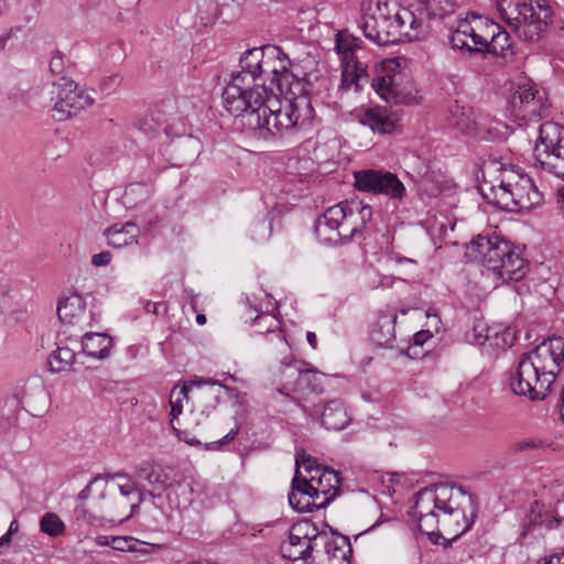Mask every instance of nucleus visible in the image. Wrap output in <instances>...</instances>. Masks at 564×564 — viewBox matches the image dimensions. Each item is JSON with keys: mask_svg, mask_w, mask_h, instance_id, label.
Wrapping results in <instances>:
<instances>
[{"mask_svg": "<svg viewBox=\"0 0 564 564\" xmlns=\"http://www.w3.org/2000/svg\"><path fill=\"white\" fill-rule=\"evenodd\" d=\"M305 70L276 45L247 50L239 58V70L231 73L223 90L224 108L235 117L248 118L261 106L278 104V93L290 91Z\"/></svg>", "mask_w": 564, "mask_h": 564, "instance_id": "nucleus-1", "label": "nucleus"}, {"mask_svg": "<svg viewBox=\"0 0 564 564\" xmlns=\"http://www.w3.org/2000/svg\"><path fill=\"white\" fill-rule=\"evenodd\" d=\"M360 26L367 39L378 45L423 39L430 21L453 12L449 0H412L406 7L394 0H366Z\"/></svg>", "mask_w": 564, "mask_h": 564, "instance_id": "nucleus-2", "label": "nucleus"}, {"mask_svg": "<svg viewBox=\"0 0 564 564\" xmlns=\"http://www.w3.org/2000/svg\"><path fill=\"white\" fill-rule=\"evenodd\" d=\"M478 505L473 494L460 486L436 484L416 494L413 516L421 532L430 539L444 532L457 539L474 524Z\"/></svg>", "mask_w": 564, "mask_h": 564, "instance_id": "nucleus-3", "label": "nucleus"}, {"mask_svg": "<svg viewBox=\"0 0 564 564\" xmlns=\"http://www.w3.org/2000/svg\"><path fill=\"white\" fill-rule=\"evenodd\" d=\"M313 79H317V74L305 72L304 75L291 83L290 91L279 93L289 98L285 105H282L278 98L276 105H271L268 108L261 106L259 110L257 109L248 116L246 123L261 138L284 137L308 131L316 120L315 110L310 99Z\"/></svg>", "mask_w": 564, "mask_h": 564, "instance_id": "nucleus-4", "label": "nucleus"}, {"mask_svg": "<svg viewBox=\"0 0 564 564\" xmlns=\"http://www.w3.org/2000/svg\"><path fill=\"white\" fill-rule=\"evenodd\" d=\"M564 364V340L550 337L523 354L516 371L510 376L512 392L529 400H543Z\"/></svg>", "mask_w": 564, "mask_h": 564, "instance_id": "nucleus-5", "label": "nucleus"}, {"mask_svg": "<svg viewBox=\"0 0 564 564\" xmlns=\"http://www.w3.org/2000/svg\"><path fill=\"white\" fill-rule=\"evenodd\" d=\"M465 256L478 262L502 282L522 280L529 269L528 261L516 247L496 232H481L466 246Z\"/></svg>", "mask_w": 564, "mask_h": 564, "instance_id": "nucleus-6", "label": "nucleus"}, {"mask_svg": "<svg viewBox=\"0 0 564 564\" xmlns=\"http://www.w3.org/2000/svg\"><path fill=\"white\" fill-rule=\"evenodd\" d=\"M372 219V208L361 202L336 204L321 215L315 223L317 238L327 245H339L361 237V231Z\"/></svg>", "mask_w": 564, "mask_h": 564, "instance_id": "nucleus-7", "label": "nucleus"}, {"mask_svg": "<svg viewBox=\"0 0 564 564\" xmlns=\"http://www.w3.org/2000/svg\"><path fill=\"white\" fill-rule=\"evenodd\" d=\"M501 18L525 42H538L553 15L549 0H497Z\"/></svg>", "mask_w": 564, "mask_h": 564, "instance_id": "nucleus-8", "label": "nucleus"}, {"mask_svg": "<svg viewBox=\"0 0 564 564\" xmlns=\"http://www.w3.org/2000/svg\"><path fill=\"white\" fill-rule=\"evenodd\" d=\"M295 465L294 489L300 488L299 484H302V492L318 500L317 503L323 508L327 507L339 492L338 474L319 465L314 457L304 452L296 455Z\"/></svg>", "mask_w": 564, "mask_h": 564, "instance_id": "nucleus-9", "label": "nucleus"}, {"mask_svg": "<svg viewBox=\"0 0 564 564\" xmlns=\"http://www.w3.org/2000/svg\"><path fill=\"white\" fill-rule=\"evenodd\" d=\"M110 474H98L79 491L74 517L86 524H95L100 519L119 521L113 494L108 490Z\"/></svg>", "mask_w": 564, "mask_h": 564, "instance_id": "nucleus-10", "label": "nucleus"}, {"mask_svg": "<svg viewBox=\"0 0 564 564\" xmlns=\"http://www.w3.org/2000/svg\"><path fill=\"white\" fill-rule=\"evenodd\" d=\"M399 64L394 59L382 63V69L372 78L371 86L387 102L416 105L421 97L414 82L402 72H394Z\"/></svg>", "mask_w": 564, "mask_h": 564, "instance_id": "nucleus-11", "label": "nucleus"}, {"mask_svg": "<svg viewBox=\"0 0 564 564\" xmlns=\"http://www.w3.org/2000/svg\"><path fill=\"white\" fill-rule=\"evenodd\" d=\"M510 118L524 128L549 117L550 104L546 94L535 84H519L509 99Z\"/></svg>", "mask_w": 564, "mask_h": 564, "instance_id": "nucleus-12", "label": "nucleus"}, {"mask_svg": "<svg viewBox=\"0 0 564 564\" xmlns=\"http://www.w3.org/2000/svg\"><path fill=\"white\" fill-rule=\"evenodd\" d=\"M539 142L544 147L542 158L540 145H535L536 164L543 172L564 180V126L546 121L539 128Z\"/></svg>", "mask_w": 564, "mask_h": 564, "instance_id": "nucleus-13", "label": "nucleus"}, {"mask_svg": "<svg viewBox=\"0 0 564 564\" xmlns=\"http://www.w3.org/2000/svg\"><path fill=\"white\" fill-rule=\"evenodd\" d=\"M323 533L310 520L294 523L289 530L288 539L281 544L283 557L291 561H307L312 557L314 551L319 553V542L317 540Z\"/></svg>", "mask_w": 564, "mask_h": 564, "instance_id": "nucleus-14", "label": "nucleus"}, {"mask_svg": "<svg viewBox=\"0 0 564 564\" xmlns=\"http://www.w3.org/2000/svg\"><path fill=\"white\" fill-rule=\"evenodd\" d=\"M354 186L357 191L373 195H384L392 200H402L406 189L400 178L389 171L366 169L354 172Z\"/></svg>", "mask_w": 564, "mask_h": 564, "instance_id": "nucleus-15", "label": "nucleus"}, {"mask_svg": "<svg viewBox=\"0 0 564 564\" xmlns=\"http://www.w3.org/2000/svg\"><path fill=\"white\" fill-rule=\"evenodd\" d=\"M53 87L54 110L62 115L61 119L75 116L94 102L89 94L78 89L76 83L65 76L55 82Z\"/></svg>", "mask_w": 564, "mask_h": 564, "instance_id": "nucleus-16", "label": "nucleus"}, {"mask_svg": "<svg viewBox=\"0 0 564 564\" xmlns=\"http://www.w3.org/2000/svg\"><path fill=\"white\" fill-rule=\"evenodd\" d=\"M543 200L542 194L534 185L532 178L525 174L522 181H520V187L516 193L506 194V192H499L498 207L507 210H528L538 205Z\"/></svg>", "mask_w": 564, "mask_h": 564, "instance_id": "nucleus-17", "label": "nucleus"}, {"mask_svg": "<svg viewBox=\"0 0 564 564\" xmlns=\"http://www.w3.org/2000/svg\"><path fill=\"white\" fill-rule=\"evenodd\" d=\"M304 412L318 417L321 424L329 431H341L351 421L345 403L339 399L329 400L324 404H315L312 409L304 408Z\"/></svg>", "mask_w": 564, "mask_h": 564, "instance_id": "nucleus-18", "label": "nucleus"}, {"mask_svg": "<svg viewBox=\"0 0 564 564\" xmlns=\"http://www.w3.org/2000/svg\"><path fill=\"white\" fill-rule=\"evenodd\" d=\"M110 480L123 478L126 481L118 485L119 494H113L115 505L111 511H117L119 522L127 521L134 516L140 507V499H135L138 482L122 471L110 474Z\"/></svg>", "mask_w": 564, "mask_h": 564, "instance_id": "nucleus-19", "label": "nucleus"}, {"mask_svg": "<svg viewBox=\"0 0 564 564\" xmlns=\"http://www.w3.org/2000/svg\"><path fill=\"white\" fill-rule=\"evenodd\" d=\"M562 519L551 506H545L540 501H533L530 508L524 512L521 520V536L533 533L536 529L553 530L558 528Z\"/></svg>", "mask_w": 564, "mask_h": 564, "instance_id": "nucleus-20", "label": "nucleus"}, {"mask_svg": "<svg viewBox=\"0 0 564 564\" xmlns=\"http://www.w3.org/2000/svg\"><path fill=\"white\" fill-rule=\"evenodd\" d=\"M319 542L318 560L322 564H350L352 547L345 535H328L323 533Z\"/></svg>", "mask_w": 564, "mask_h": 564, "instance_id": "nucleus-21", "label": "nucleus"}, {"mask_svg": "<svg viewBox=\"0 0 564 564\" xmlns=\"http://www.w3.org/2000/svg\"><path fill=\"white\" fill-rule=\"evenodd\" d=\"M454 50L467 51L468 53H485L487 43V26L480 31L468 21H460L457 29L449 37Z\"/></svg>", "mask_w": 564, "mask_h": 564, "instance_id": "nucleus-22", "label": "nucleus"}, {"mask_svg": "<svg viewBox=\"0 0 564 564\" xmlns=\"http://www.w3.org/2000/svg\"><path fill=\"white\" fill-rule=\"evenodd\" d=\"M356 120L380 134L391 133L395 128V118L388 107L372 106L356 111Z\"/></svg>", "mask_w": 564, "mask_h": 564, "instance_id": "nucleus-23", "label": "nucleus"}, {"mask_svg": "<svg viewBox=\"0 0 564 564\" xmlns=\"http://www.w3.org/2000/svg\"><path fill=\"white\" fill-rule=\"evenodd\" d=\"M510 133L509 127L488 113L477 112L468 135L482 141H501Z\"/></svg>", "mask_w": 564, "mask_h": 564, "instance_id": "nucleus-24", "label": "nucleus"}, {"mask_svg": "<svg viewBox=\"0 0 564 564\" xmlns=\"http://www.w3.org/2000/svg\"><path fill=\"white\" fill-rule=\"evenodd\" d=\"M282 376L286 379L295 377L294 387L299 391L323 392L322 379L324 375L314 369L301 368L296 361L284 364Z\"/></svg>", "mask_w": 564, "mask_h": 564, "instance_id": "nucleus-25", "label": "nucleus"}, {"mask_svg": "<svg viewBox=\"0 0 564 564\" xmlns=\"http://www.w3.org/2000/svg\"><path fill=\"white\" fill-rule=\"evenodd\" d=\"M171 471L172 469L164 468L160 464L145 460L135 467L134 474L138 479L147 481L153 490L161 494L173 487Z\"/></svg>", "mask_w": 564, "mask_h": 564, "instance_id": "nucleus-26", "label": "nucleus"}, {"mask_svg": "<svg viewBox=\"0 0 564 564\" xmlns=\"http://www.w3.org/2000/svg\"><path fill=\"white\" fill-rule=\"evenodd\" d=\"M485 53L501 57L505 61L512 58L513 41L506 30H501L498 24L487 25V43Z\"/></svg>", "mask_w": 564, "mask_h": 564, "instance_id": "nucleus-27", "label": "nucleus"}, {"mask_svg": "<svg viewBox=\"0 0 564 564\" xmlns=\"http://www.w3.org/2000/svg\"><path fill=\"white\" fill-rule=\"evenodd\" d=\"M395 314H380L370 330L371 341L379 347H392L395 340Z\"/></svg>", "mask_w": 564, "mask_h": 564, "instance_id": "nucleus-28", "label": "nucleus"}, {"mask_svg": "<svg viewBox=\"0 0 564 564\" xmlns=\"http://www.w3.org/2000/svg\"><path fill=\"white\" fill-rule=\"evenodd\" d=\"M524 175L525 173L518 166L512 165L501 169L500 175L497 178L498 184H492L490 187L492 195L491 203L498 206L500 191L506 192V194L516 193Z\"/></svg>", "mask_w": 564, "mask_h": 564, "instance_id": "nucleus-29", "label": "nucleus"}, {"mask_svg": "<svg viewBox=\"0 0 564 564\" xmlns=\"http://www.w3.org/2000/svg\"><path fill=\"white\" fill-rule=\"evenodd\" d=\"M476 343L481 346L505 350L511 346L510 332L502 326L475 327Z\"/></svg>", "mask_w": 564, "mask_h": 564, "instance_id": "nucleus-30", "label": "nucleus"}, {"mask_svg": "<svg viewBox=\"0 0 564 564\" xmlns=\"http://www.w3.org/2000/svg\"><path fill=\"white\" fill-rule=\"evenodd\" d=\"M139 234V227L132 221H127L123 225L115 224L105 231L108 245L113 248H122L133 242L137 243Z\"/></svg>", "mask_w": 564, "mask_h": 564, "instance_id": "nucleus-31", "label": "nucleus"}, {"mask_svg": "<svg viewBox=\"0 0 564 564\" xmlns=\"http://www.w3.org/2000/svg\"><path fill=\"white\" fill-rule=\"evenodd\" d=\"M112 338L104 333H86L82 338V349L90 357L105 359L109 357Z\"/></svg>", "mask_w": 564, "mask_h": 564, "instance_id": "nucleus-32", "label": "nucleus"}, {"mask_svg": "<svg viewBox=\"0 0 564 564\" xmlns=\"http://www.w3.org/2000/svg\"><path fill=\"white\" fill-rule=\"evenodd\" d=\"M476 113L477 112L471 107L463 106L455 101L448 108V126L456 129L460 133L468 135L470 133Z\"/></svg>", "mask_w": 564, "mask_h": 564, "instance_id": "nucleus-33", "label": "nucleus"}, {"mask_svg": "<svg viewBox=\"0 0 564 564\" xmlns=\"http://www.w3.org/2000/svg\"><path fill=\"white\" fill-rule=\"evenodd\" d=\"M85 300L78 293H72L59 300L57 305L58 318L65 324H73L85 312Z\"/></svg>", "mask_w": 564, "mask_h": 564, "instance_id": "nucleus-34", "label": "nucleus"}, {"mask_svg": "<svg viewBox=\"0 0 564 564\" xmlns=\"http://www.w3.org/2000/svg\"><path fill=\"white\" fill-rule=\"evenodd\" d=\"M203 383L214 384V381H193L189 383H183L182 387L175 386L170 393V405H171V422L180 416L183 411V401L188 400V391L192 386H200Z\"/></svg>", "mask_w": 564, "mask_h": 564, "instance_id": "nucleus-35", "label": "nucleus"}, {"mask_svg": "<svg viewBox=\"0 0 564 564\" xmlns=\"http://www.w3.org/2000/svg\"><path fill=\"white\" fill-rule=\"evenodd\" d=\"M75 351L73 348L58 344L48 357V367L53 372H61L68 369L75 361Z\"/></svg>", "mask_w": 564, "mask_h": 564, "instance_id": "nucleus-36", "label": "nucleus"}, {"mask_svg": "<svg viewBox=\"0 0 564 564\" xmlns=\"http://www.w3.org/2000/svg\"><path fill=\"white\" fill-rule=\"evenodd\" d=\"M300 488L294 489V479L292 480L291 492L289 494V503L290 506L300 512H312L313 510H317L323 508L317 503L318 500L315 498L307 496L302 492L301 489L303 487L302 484H299Z\"/></svg>", "mask_w": 564, "mask_h": 564, "instance_id": "nucleus-37", "label": "nucleus"}, {"mask_svg": "<svg viewBox=\"0 0 564 564\" xmlns=\"http://www.w3.org/2000/svg\"><path fill=\"white\" fill-rule=\"evenodd\" d=\"M152 194L151 187L145 183L129 184L122 195L123 204L129 207H137L139 204L147 202Z\"/></svg>", "mask_w": 564, "mask_h": 564, "instance_id": "nucleus-38", "label": "nucleus"}, {"mask_svg": "<svg viewBox=\"0 0 564 564\" xmlns=\"http://www.w3.org/2000/svg\"><path fill=\"white\" fill-rule=\"evenodd\" d=\"M253 325L258 328L259 334L271 333L284 345H288L281 330L275 332L279 328V321L270 314L260 313L253 318Z\"/></svg>", "mask_w": 564, "mask_h": 564, "instance_id": "nucleus-39", "label": "nucleus"}, {"mask_svg": "<svg viewBox=\"0 0 564 564\" xmlns=\"http://www.w3.org/2000/svg\"><path fill=\"white\" fill-rule=\"evenodd\" d=\"M40 530L51 538L64 534L66 525L55 512H46L40 520Z\"/></svg>", "mask_w": 564, "mask_h": 564, "instance_id": "nucleus-40", "label": "nucleus"}, {"mask_svg": "<svg viewBox=\"0 0 564 564\" xmlns=\"http://www.w3.org/2000/svg\"><path fill=\"white\" fill-rule=\"evenodd\" d=\"M432 333L430 330H420L415 333L412 337V340L406 349V355L410 358H421L426 351L423 349L424 344H426L430 339H432Z\"/></svg>", "mask_w": 564, "mask_h": 564, "instance_id": "nucleus-41", "label": "nucleus"}, {"mask_svg": "<svg viewBox=\"0 0 564 564\" xmlns=\"http://www.w3.org/2000/svg\"><path fill=\"white\" fill-rule=\"evenodd\" d=\"M271 223L267 219L253 221L250 227V236L256 241H264L271 236Z\"/></svg>", "mask_w": 564, "mask_h": 564, "instance_id": "nucleus-42", "label": "nucleus"}, {"mask_svg": "<svg viewBox=\"0 0 564 564\" xmlns=\"http://www.w3.org/2000/svg\"><path fill=\"white\" fill-rule=\"evenodd\" d=\"M122 77L119 74H112L101 79L99 89L105 95H111L120 87Z\"/></svg>", "mask_w": 564, "mask_h": 564, "instance_id": "nucleus-43", "label": "nucleus"}, {"mask_svg": "<svg viewBox=\"0 0 564 564\" xmlns=\"http://www.w3.org/2000/svg\"><path fill=\"white\" fill-rule=\"evenodd\" d=\"M135 540L130 536H113L111 539V547L120 552L135 551Z\"/></svg>", "mask_w": 564, "mask_h": 564, "instance_id": "nucleus-44", "label": "nucleus"}, {"mask_svg": "<svg viewBox=\"0 0 564 564\" xmlns=\"http://www.w3.org/2000/svg\"><path fill=\"white\" fill-rule=\"evenodd\" d=\"M350 66V61H347V63L344 64L341 72V85L345 88H350L351 86H355V89L357 90L360 87V84L357 80L356 73L351 70Z\"/></svg>", "mask_w": 564, "mask_h": 564, "instance_id": "nucleus-45", "label": "nucleus"}, {"mask_svg": "<svg viewBox=\"0 0 564 564\" xmlns=\"http://www.w3.org/2000/svg\"><path fill=\"white\" fill-rule=\"evenodd\" d=\"M541 447H543V442L539 438L522 440L512 444L514 452L532 451Z\"/></svg>", "mask_w": 564, "mask_h": 564, "instance_id": "nucleus-46", "label": "nucleus"}, {"mask_svg": "<svg viewBox=\"0 0 564 564\" xmlns=\"http://www.w3.org/2000/svg\"><path fill=\"white\" fill-rule=\"evenodd\" d=\"M336 48H337L338 53L341 54L343 61L345 64L347 63V61L356 59L354 56V50H352L351 43L349 41L337 40Z\"/></svg>", "mask_w": 564, "mask_h": 564, "instance_id": "nucleus-47", "label": "nucleus"}, {"mask_svg": "<svg viewBox=\"0 0 564 564\" xmlns=\"http://www.w3.org/2000/svg\"><path fill=\"white\" fill-rule=\"evenodd\" d=\"M148 498H151L153 500V502L155 503V499H160L161 498V494L156 492L153 489L148 490L142 485L138 484L135 499L137 500L140 499V505H141Z\"/></svg>", "mask_w": 564, "mask_h": 564, "instance_id": "nucleus-48", "label": "nucleus"}, {"mask_svg": "<svg viewBox=\"0 0 564 564\" xmlns=\"http://www.w3.org/2000/svg\"><path fill=\"white\" fill-rule=\"evenodd\" d=\"M50 72L54 75H62L65 69L64 58L61 53H56L50 61Z\"/></svg>", "mask_w": 564, "mask_h": 564, "instance_id": "nucleus-49", "label": "nucleus"}, {"mask_svg": "<svg viewBox=\"0 0 564 564\" xmlns=\"http://www.w3.org/2000/svg\"><path fill=\"white\" fill-rule=\"evenodd\" d=\"M112 256L109 251L96 253L91 258V264L95 267H105L111 262Z\"/></svg>", "mask_w": 564, "mask_h": 564, "instance_id": "nucleus-50", "label": "nucleus"}, {"mask_svg": "<svg viewBox=\"0 0 564 564\" xmlns=\"http://www.w3.org/2000/svg\"><path fill=\"white\" fill-rule=\"evenodd\" d=\"M350 62H351V66H350L351 70L354 73H356L357 80L361 85V82L366 80L367 77H368L367 67L364 66L362 64H360L359 62H357L356 59L355 61H350Z\"/></svg>", "mask_w": 564, "mask_h": 564, "instance_id": "nucleus-51", "label": "nucleus"}, {"mask_svg": "<svg viewBox=\"0 0 564 564\" xmlns=\"http://www.w3.org/2000/svg\"><path fill=\"white\" fill-rule=\"evenodd\" d=\"M237 433H238V429H234V430L229 431L221 440L208 444L207 448H209V449L210 448H213V449L219 448L223 444L231 442L236 437Z\"/></svg>", "mask_w": 564, "mask_h": 564, "instance_id": "nucleus-52", "label": "nucleus"}, {"mask_svg": "<svg viewBox=\"0 0 564 564\" xmlns=\"http://www.w3.org/2000/svg\"><path fill=\"white\" fill-rule=\"evenodd\" d=\"M163 306L164 311H166V305L164 303H154L151 301H147L144 304V310L148 313H152L154 315H159V307Z\"/></svg>", "mask_w": 564, "mask_h": 564, "instance_id": "nucleus-53", "label": "nucleus"}, {"mask_svg": "<svg viewBox=\"0 0 564 564\" xmlns=\"http://www.w3.org/2000/svg\"><path fill=\"white\" fill-rule=\"evenodd\" d=\"M14 35V29L11 28L7 33L0 35V51H3L8 44V41Z\"/></svg>", "mask_w": 564, "mask_h": 564, "instance_id": "nucleus-54", "label": "nucleus"}, {"mask_svg": "<svg viewBox=\"0 0 564 564\" xmlns=\"http://www.w3.org/2000/svg\"><path fill=\"white\" fill-rule=\"evenodd\" d=\"M111 539H113V536L98 535V536H96L95 542L98 546H110L111 547Z\"/></svg>", "mask_w": 564, "mask_h": 564, "instance_id": "nucleus-55", "label": "nucleus"}, {"mask_svg": "<svg viewBox=\"0 0 564 564\" xmlns=\"http://www.w3.org/2000/svg\"><path fill=\"white\" fill-rule=\"evenodd\" d=\"M538 564H561V555H551L544 557Z\"/></svg>", "mask_w": 564, "mask_h": 564, "instance_id": "nucleus-56", "label": "nucleus"}, {"mask_svg": "<svg viewBox=\"0 0 564 564\" xmlns=\"http://www.w3.org/2000/svg\"><path fill=\"white\" fill-rule=\"evenodd\" d=\"M12 535L13 534H9V532H7L0 538V549L8 547L10 545L12 541Z\"/></svg>", "mask_w": 564, "mask_h": 564, "instance_id": "nucleus-57", "label": "nucleus"}, {"mask_svg": "<svg viewBox=\"0 0 564 564\" xmlns=\"http://www.w3.org/2000/svg\"><path fill=\"white\" fill-rule=\"evenodd\" d=\"M306 339L313 349H315L317 347V337H316L315 333L307 332Z\"/></svg>", "mask_w": 564, "mask_h": 564, "instance_id": "nucleus-58", "label": "nucleus"}, {"mask_svg": "<svg viewBox=\"0 0 564 564\" xmlns=\"http://www.w3.org/2000/svg\"><path fill=\"white\" fill-rule=\"evenodd\" d=\"M18 531H19V522L17 520H13L10 523L7 532H9V534H15Z\"/></svg>", "mask_w": 564, "mask_h": 564, "instance_id": "nucleus-59", "label": "nucleus"}, {"mask_svg": "<svg viewBox=\"0 0 564 564\" xmlns=\"http://www.w3.org/2000/svg\"><path fill=\"white\" fill-rule=\"evenodd\" d=\"M196 322L199 325H204L206 323V316L204 314H198L196 316Z\"/></svg>", "mask_w": 564, "mask_h": 564, "instance_id": "nucleus-60", "label": "nucleus"}, {"mask_svg": "<svg viewBox=\"0 0 564 564\" xmlns=\"http://www.w3.org/2000/svg\"><path fill=\"white\" fill-rule=\"evenodd\" d=\"M561 564H564V553L561 554Z\"/></svg>", "mask_w": 564, "mask_h": 564, "instance_id": "nucleus-61", "label": "nucleus"}, {"mask_svg": "<svg viewBox=\"0 0 564 564\" xmlns=\"http://www.w3.org/2000/svg\"><path fill=\"white\" fill-rule=\"evenodd\" d=\"M562 401L564 402V386H563V389H562Z\"/></svg>", "mask_w": 564, "mask_h": 564, "instance_id": "nucleus-62", "label": "nucleus"}, {"mask_svg": "<svg viewBox=\"0 0 564 564\" xmlns=\"http://www.w3.org/2000/svg\"><path fill=\"white\" fill-rule=\"evenodd\" d=\"M561 195H562L563 200H564V188L561 189Z\"/></svg>", "mask_w": 564, "mask_h": 564, "instance_id": "nucleus-63", "label": "nucleus"}, {"mask_svg": "<svg viewBox=\"0 0 564 564\" xmlns=\"http://www.w3.org/2000/svg\"><path fill=\"white\" fill-rule=\"evenodd\" d=\"M561 417H562V420L564 422V411L561 412Z\"/></svg>", "mask_w": 564, "mask_h": 564, "instance_id": "nucleus-64", "label": "nucleus"}]
</instances>
